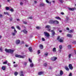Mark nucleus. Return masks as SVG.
<instances>
[{
    "label": "nucleus",
    "instance_id": "1",
    "mask_svg": "<svg viewBox=\"0 0 76 76\" xmlns=\"http://www.w3.org/2000/svg\"><path fill=\"white\" fill-rule=\"evenodd\" d=\"M5 50L7 52V53H10L11 54H13V52L15 51L14 50H13L11 49H6Z\"/></svg>",
    "mask_w": 76,
    "mask_h": 76
},
{
    "label": "nucleus",
    "instance_id": "2",
    "mask_svg": "<svg viewBox=\"0 0 76 76\" xmlns=\"http://www.w3.org/2000/svg\"><path fill=\"white\" fill-rule=\"evenodd\" d=\"M57 39L60 42H63V40L64 39V38L62 37L60 39V36L58 37Z\"/></svg>",
    "mask_w": 76,
    "mask_h": 76
},
{
    "label": "nucleus",
    "instance_id": "3",
    "mask_svg": "<svg viewBox=\"0 0 76 76\" xmlns=\"http://www.w3.org/2000/svg\"><path fill=\"white\" fill-rule=\"evenodd\" d=\"M48 31H49V32H51L52 36H54V35H55V31H54V30H51L50 29H48Z\"/></svg>",
    "mask_w": 76,
    "mask_h": 76
},
{
    "label": "nucleus",
    "instance_id": "4",
    "mask_svg": "<svg viewBox=\"0 0 76 76\" xmlns=\"http://www.w3.org/2000/svg\"><path fill=\"white\" fill-rule=\"evenodd\" d=\"M15 57H18V58H25V56H21L20 55H18V54H16L15 55Z\"/></svg>",
    "mask_w": 76,
    "mask_h": 76
},
{
    "label": "nucleus",
    "instance_id": "5",
    "mask_svg": "<svg viewBox=\"0 0 76 76\" xmlns=\"http://www.w3.org/2000/svg\"><path fill=\"white\" fill-rule=\"evenodd\" d=\"M14 32H13L12 33V35L13 36H15L16 35V33H17V31L16 30V29H15L14 31Z\"/></svg>",
    "mask_w": 76,
    "mask_h": 76
},
{
    "label": "nucleus",
    "instance_id": "6",
    "mask_svg": "<svg viewBox=\"0 0 76 76\" xmlns=\"http://www.w3.org/2000/svg\"><path fill=\"white\" fill-rule=\"evenodd\" d=\"M44 34L45 36L47 37H50V34L48 32H44Z\"/></svg>",
    "mask_w": 76,
    "mask_h": 76
},
{
    "label": "nucleus",
    "instance_id": "7",
    "mask_svg": "<svg viewBox=\"0 0 76 76\" xmlns=\"http://www.w3.org/2000/svg\"><path fill=\"white\" fill-rule=\"evenodd\" d=\"M69 67L70 70H73V68L72 66V65L71 64H69Z\"/></svg>",
    "mask_w": 76,
    "mask_h": 76
},
{
    "label": "nucleus",
    "instance_id": "8",
    "mask_svg": "<svg viewBox=\"0 0 76 76\" xmlns=\"http://www.w3.org/2000/svg\"><path fill=\"white\" fill-rule=\"evenodd\" d=\"M69 10H71V11H73L74 10H76V8L74 7V8H68Z\"/></svg>",
    "mask_w": 76,
    "mask_h": 76
},
{
    "label": "nucleus",
    "instance_id": "9",
    "mask_svg": "<svg viewBox=\"0 0 76 76\" xmlns=\"http://www.w3.org/2000/svg\"><path fill=\"white\" fill-rule=\"evenodd\" d=\"M57 59V58L56 57H53L52 58V61H55Z\"/></svg>",
    "mask_w": 76,
    "mask_h": 76
},
{
    "label": "nucleus",
    "instance_id": "10",
    "mask_svg": "<svg viewBox=\"0 0 76 76\" xmlns=\"http://www.w3.org/2000/svg\"><path fill=\"white\" fill-rule=\"evenodd\" d=\"M20 40H17L15 41L16 44H20Z\"/></svg>",
    "mask_w": 76,
    "mask_h": 76
},
{
    "label": "nucleus",
    "instance_id": "11",
    "mask_svg": "<svg viewBox=\"0 0 76 76\" xmlns=\"http://www.w3.org/2000/svg\"><path fill=\"white\" fill-rule=\"evenodd\" d=\"M21 32H23V33H24L25 34H27V33H28V31L26 30H21Z\"/></svg>",
    "mask_w": 76,
    "mask_h": 76
},
{
    "label": "nucleus",
    "instance_id": "12",
    "mask_svg": "<svg viewBox=\"0 0 76 76\" xmlns=\"http://www.w3.org/2000/svg\"><path fill=\"white\" fill-rule=\"evenodd\" d=\"M49 23H54V20H50L49 22Z\"/></svg>",
    "mask_w": 76,
    "mask_h": 76
},
{
    "label": "nucleus",
    "instance_id": "13",
    "mask_svg": "<svg viewBox=\"0 0 76 76\" xmlns=\"http://www.w3.org/2000/svg\"><path fill=\"white\" fill-rule=\"evenodd\" d=\"M60 75L61 76H62L63 75V72L62 70H60Z\"/></svg>",
    "mask_w": 76,
    "mask_h": 76
},
{
    "label": "nucleus",
    "instance_id": "14",
    "mask_svg": "<svg viewBox=\"0 0 76 76\" xmlns=\"http://www.w3.org/2000/svg\"><path fill=\"white\" fill-rule=\"evenodd\" d=\"M53 23L55 24H58V21L57 20H54Z\"/></svg>",
    "mask_w": 76,
    "mask_h": 76
},
{
    "label": "nucleus",
    "instance_id": "15",
    "mask_svg": "<svg viewBox=\"0 0 76 76\" xmlns=\"http://www.w3.org/2000/svg\"><path fill=\"white\" fill-rule=\"evenodd\" d=\"M45 28H47L48 29H48H49V28H51V26L49 25L46 26Z\"/></svg>",
    "mask_w": 76,
    "mask_h": 76
},
{
    "label": "nucleus",
    "instance_id": "16",
    "mask_svg": "<svg viewBox=\"0 0 76 76\" xmlns=\"http://www.w3.org/2000/svg\"><path fill=\"white\" fill-rule=\"evenodd\" d=\"M28 50L30 52H32V47H30L28 48Z\"/></svg>",
    "mask_w": 76,
    "mask_h": 76
},
{
    "label": "nucleus",
    "instance_id": "17",
    "mask_svg": "<svg viewBox=\"0 0 76 76\" xmlns=\"http://www.w3.org/2000/svg\"><path fill=\"white\" fill-rule=\"evenodd\" d=\"M65 69L67 71H69V69L68 68V67L67 66H65Z\"/></svg>",
    "mask_w": 76,
    "mask_h": 76
},
{
    "label": "nucleus",
    "instance_id": "18",
    "mask_svg": "<svg viewBox=\"0 0 76 76\" xmlns=\"http://www.w3.org/2000/svg\"><path fill=\"white\" fill-rule=\"evenodd\" d=\"M67 36L68 37H69L70 38H71V37H72V35L69 34H67Z\"/></svg>",
    "mask_w": 76,
    "mask_h": 76
},
{
    "label": "nucleus",
    "instance_id": "19",
    "mask_svg": "<svg viewBox=\"0 0 76 76\" xmlns=\"http://www.w3.org/2000/svg\"><path fill=\"white\" fill-rule=\"evenodd\" d=\"M20 76H23V71H21L20 73Z\"/></svg>",
    "mask_w": 76,
    "mask_h": 76
},
{
    "label": "nucleus",
    "instance_id": "20",
    "mask_svg": "<svg viewBox=\"0 0 76 76\" xmlns=\"http://www.w3.org/2000/svg\"><path fill=\"white\" fill-rule=\"evenodd\" d=\"M4 15H8V16H9V12H4Z\"/></svg>",
    "mask_w": 76,
    "mask_h": 76
},
{
    "label": "nucleus",
    "instance_id": "21",
    "mask_svg": "<svg viewBox=\"0 0 76 76\" xmlns=\"http://www.w3.org/2000/svg\"><path fill=\"white\" fill-rule=\"evenodd\" d=\"M53 52L54 53L56 52V48H53Z\"/></svg>",
    "mask_w": 76,
    "mask_h": 76
},
{
    "label": "nucleus",
    "instance_id": "22",
    "mask_svg": "<svg viewBox=\"0 0 76 76\" xmlns=\"http://www.w3.org/2000/svg\"><path fill=\"white\" fill-rule=\"evenodd\" d=\"M55 19H58V20H61V18H60L59 17H55Z\"/></svg>",
    "mask_w": 76,
    "mask_h": 76
},
{
    "label": "nucleus",
    "instance_id": "23",
    "mask_svg": "<svg viewBox=\"0 0 76 76\" xmlns=\"http://www.w3.org/2000/svg\"><path fill=\"white\" fill-rule=\"evenodd\" d=\"M30 66L31 67H33L34 66V64L32 63H31L30 64Z\"/></svg>",
    "mask_w": 76,
    "mask_h": 76
},
{
    "label": "nucleus",
    "instance_id": "24",
    "mask_svg": "<svg viewBox=\"0 0 76 76\" xmlns=\"http://www.w3.org/2000/svg\"><path fill=\"white\" fill-rule=\"evenodd\" d=\"M39 47L40 49H42L43 48V46L42 45H40L39 46Z\"/></svg>",
    "mask_w": 76,
    "mask_h": 76
},
{
    "label": "nucleus",
    "instance_id": "25",
    "mask_svg": "<svg viewBox=\"0 0 76 76\" xmlns=\"http://www.w3.org/2000/svg\"><path fill=\"white\" fill-rule=\"evenodd\" d=\"M2 69L3 70H5L6 69V66H3L2 67Z\"/></svg>",
    "mask_w": 76,
    "mask_h": 76
},
{
    "label": "nucleus",
    "instance_id": "26",
    "mask_svg": "<svg viewBox=\"0 0 76 76\" xmlns=\"http://www.w3.org/2000/svg\"><path fill=\"white\" fill-rule=\"evenodd\" d=\"M38 74L39 75H41L42 74H43V72H38Z\"/></svg>",
    "mask_w": 76,
    "mask_h": 76
},
{
    "label": "nucleus",
    "instance_id": "27",
    "mask_svg": "<svg viewBox=\"0 0 76 76\" xmlns=\"http://www.w3.org/2000/svg\"><path fill=\"white\" fill-rule=\"evenodd\" d=\"M59 47V50H61V49H62V45H60Z\"/></svg>",
    "mask_w": 76,
    "mask_h": 76
},
{
    "label": "nucleus",
    "instance_id": "28",
    "mask_svg": "<svg viewBox=\"0 0 76 76\" xmlns=\"http://www.w3.org/2000/svg\"><path fill=\"white\" fill-rule=\"evenodd\" d=\"M14 75L15 76H17L18 75V72H15Z\"/></svg>",
    "mask_w": 76,
    "mask_h": 76
},
{
    "label": "nucleus",
    "instance_id": "29",
    "mask_svg": "<svg viewBox=\"0 0 76 76\" xmlns=\"http://www.w3.org/2000/svg\"><path fill=\"white\" fill-rule=\"evenodd\" d=\"M23 65L25 66H26V65L27 64V62H24L23 63Z\"/></svg>",
    "mask_w": 76,
    "mask_h": 76
},
{
    "label": "nucleus",
    "instance_id": "30",
    "mask_svg": "<svg viewBox=\"0 0 76 76\" xmlns=\"http://www.w3.org/2000/svg\"><path fill=\"white\" fill-rule=\"evenodd\" d=\"M73 32H74V30H70L69 31V33H71Z\"/></svg>",
    "mask_w": 76,
    "mask_h": 76
},
{
    "label": "nucleus",
    "instance_id": "31",
    "mask_svg": "<svg viewBox=\"0 0 76 76\" xmlns=\"http://www.w3.org/2000/svg\"><path fill=\"white\" fill-rule=\"evenodd\" d=\"M45 5L43 3H41L40 4V6H44Z\"/></svg>",
    "mask_w": 76,
    "mask_h": 76
},
{
    "label": "nucleus",
    "instance_id": "32",
    "mask_svg": "<svg viewBox=\"0 0 76 76\" xmlns=\"http://www.w3.org/2000/svg\"><path fill=\"white\" fill-rule=\"evenodd\" d=\"M68 48V49H70L71 48V45H68L67 46Z\"/></svg>",
    "mask_w": 76,
    "mask_h": 76
},
{
    "label": "nucleus",
    "instance_id": "33",
    "mask_svg": "<svg viewBox=\"0 0 76 76\" xmlns=\"http://www.w3.org/2000/svg\"><path fill=\"white\" fill-rule=\"evenodd\" d=\"M44 56L45 57H47L48 56V53H45V54Z\"/></svg>",
    "mask_w": 76,
    "mask_h": 76
},
{
    "label": "nucleus",
    "instance_id": "34",
    "mask_svg": "<svg viewBox=\"0 0 76 76\" xmlns=\"http://www.w3.org/2000/svg\"><path fill=\"white\" fill-rule=\"evenodd\" d=\"M10 10L12 12H14V10H13V8H11V9Z\"/></svg>",
    "mask_w": 76,
    "mask_h": 76
},
{
    "label": "nucleus",
    "instance_id": "35",
    "mask_svg": "<svg viewBox=\"0 0 76 76\" xmlns=\"http://www.w3.org/2000/svg\"><path fill=\"white\" fill-rule=\"evenodd\" d=\"M16 28H17V29H19V30H20V28L19 26H16Z\"/></svg>",
    "mask_w": 76,
    "mask_h": 76
},
{
    "label": "nucleus",
    "instance_id": "36",
    "mask_svg": "<svg viewBox=\"0 0 76 76\" xmlns=\"http://www.w3.org/2000/svg\"><path fill=\"white\" fill-rule=\"evenodd\" d=\"M7 61H5L3 62V64H7Z\"/></svg>",
    "mask_w": 76,
    "mask_h": 76
},
{
    "label": "nucleus",
    "instance_id": "37",
    "mask_svg": "<svg viewBox=\"0 0 76 76\" xmlns=\"http://www.w3.org/2000/svg\"><path fill=\"white\" fill-rule=\"evenodd\" d=\"M28 61L30 62V63H32V60L30 58L28 59Z\"/></svg>",
    "mask_w": 76,
    "mask_h": 76
},
{
    "label": "nucleus",
    "instance_id": "38",
    "mask_svg": "<svg viewBox=\"0 0 76 76\" xmlns=\"http://www.w3.org/2000/svg\"><path fill=\"white\" fill-rule=\"evenodd\" d=\"M6 9L7 10H9V7H6Z\"/></svg>",
    "mask_w": 76,
    "mask_h": 76
},
{
    "label": "nucleus",
    "instance_id": "39",
    "mask_svg": "<svg viewBox=\"0 0 76 76\" xmlns=\"http://www.w3.org/2000/svg\"><path fill=\"white\" fill-rule=\"evenodd\" d=\"M14 67H16L18 66V65L17 64H15L13 66Z\"/></svg>",
    "mask_w": 76,
    "mask_h": 76
},
{
    "label": "nucleus",
    "instance_id": "40",
    "mask_svg": "<svg viewBox=\"0 0 76 76\" xmlns=\"http://www.w3.org/2000/svg\"><path fill=\"white\" fill-rule=\"evenodd\" d=\"M72 56V55L71 54H69L68 56V57L69 58H70L71 57V56Z\"/></svg>",
    "mask_w": 76,
    "mask_h": 76
},
{
    "label": "nucleus",
    "instance_id": "41",
    "mask_svg": "<svg viewBox=\"0 0 76 76\" xmlns=\"http://www.w3.org/2000/svg\"><path fill=\"white\" fill-rule=\"evenodd\" d=\"M47 63H45L44 64V65L45 66H47Z\"/></svg>",
    "mask_w": 76,
    "mask_h": 76
},
{
    "label": "nucleus",
    "instance_id": "42",
    "mask_svg": "<svg viewBox=\"0 0 76 76\" xmlns=\"http://www.w3.org/2000/svg\"><path fill=\"white\" fill-rule=\"evenodd\" d=\"M61 3H63V0H58Z\"/></svg>",
    "mask_w": 76,
    "mask_h": 76
},
{
    "label": "nucleus",
    "instance_id": "43",
    "mask_svg": "<svg viewBox=\"0 0 76 76\" xmlns=\"http://www.w3.org/2000/svg\"><path fill=\"white\" fill-rule=\"evenodd\" d=\"M11 28L12 29H14V30H15V27L13 26H12L11 27Z\"/></svg>",
    "mask_w": 76,
    "mask_h": 76
},
{
    "label": "nucleus",
    "instance_id": "44",
    "mask_svg": "<svg viewBox=\"0 0 76 76\" xmlns=\"http://www.w3.org/2000/svg\"><path fill=\"white\" fill-rule=\"evenodd\" d=\"M69 76H72V73L70 72L69 73Z\"/></svg>",
    "mask_w": 76,
    "mask_h": 76
},
{
    "label": "nucleus",
    "instance_id": "45",
    "mask_svg": "<svg viewBox=\"0 0 76 76\" xmlns=\"http://www.w3.org/2000/svg\"><path fill=\"white\" fill-rule=\"evenodd\" d=\"M46 3H50L49 1L48 0H46Z\"/></svg>",
    "mask_w": 76,
    "mask_h": 76
},
{
    "label": "nucleus",
    "instance_id": "46",
    "mask_svg": "<svg viewBox=\"0 0 76 76\" xmlns=\"http://www.w3.org/2000/svg\"><path fill=\"white\" fill-rule=\"evenodd\" d=\"M23 23H24V24H27V22L26 21H24Z\"/></svg>",
    "mask_w": 76,
    "mask_h": 76
},
{
    "label": "nucleus",
    "instance_id": "47",
    "mask_svg": "<svg viewBox=\"0 0 76 76\" xmlns=\"http://www.w3.org/2000/svg\"><path fill=\"white\" fill-rule=\"evenodd\" d=\"M12 18H10V21H12Z\"/></svg>",
    "mask_w": 76,
    "mask_h": 76
},
{
    "label": "nucleus",
    "instance_id": "48",
    "mask_svg": "<svg viewBox=\"0 0 76 76\" xmlns=\"http://www.w3.org/2000/svg\"><path fill=\"white\" fill-rule=\"evenodd\" d=\"M0 51L1 52L3 51V50H2V48H0Z\"/></svg>",
    "mask_w": 76,
    "mask_h": 76
},
{
    "label": "nucleus",
    "instance_id": "49",
    "mask_svg": "<svg viewBox=\"0 0 76 76\" xmlns=\"http://www.w3.org/2000/svg\"><path fill=\"white\" fill-rule=\"evenodd\" d=\"M16 20L17 21H18V22L20 21V20L19 19L17 18L16 19Z\"/></svg>",
    "mask_w": 76,
    "mask_h": 76
},
{
    "label": "nucleus",
    "instance_id": "50",
    "mask_svg": "<svg viewBox=\"0 0 76 76\" xmlns=\"http://www.w3.org/2000/svg\"><path fill=\"white\" fill-rule=\"evenodd\" d=\"M8 66H11L10 64V63H8Z\"/></svg>",
    "mask_w": 76,
    "mask_h": 76
},
{
    "label": "nucleus",
    "instance_id": "51",
    "mask_svg": "<svg viewBox=\"0 0 76 76\" xmlns=\"http://www.w3.org/2000/svg\"><path fill=\"white\" fill-rule=\"evenodd\" d=\"M66 30H67L68 31H69V29L68 27H67L66 28Z\"/></svg>",
    "mask_w": 76,
    "mask_h": 76
},
{
    "label": "nucleus",
    "instance_id": "52",
    "mask_svg": "<svg viewBox=\"0 0 76 76\" xmlns=\"http://www.w3.org/2000/svg\"><path fill=\"white\" fill-rule=\"evenodd\" d=\"M40 53V50H38V54H39Z\"/></svg>",
    "mask_w": 76,
    "mask_h": 76
},
{
    "label": "nucleus",
    "instance_id": "53",
    "mask_svg": "<svg viewBox=\"0 0 76 76\" xmlns=\"http://www.w3.org/2000/svg\"><path fill=\"white\" fill-rule=\"evenodd\" d=\"M66 19L67 20H69V17H67L66 18Z\"/></svg>",
    "mask_w": 76,
    "mask_h": 76
},
{
    "label": "nucleus",
    "instance_id": "54",
    "mask_svg": "<svg viewBox=\"0 0 76 76\" xmlns=\"http://www.w3.org/2000/svg\"><path fill=\"white\" fill-rule=\"evenodd\" d=\"M29 19H32V17H29Z\"/></svg>",
    "mask_w": 76,
    "mask_h": 76
},
{
    "label": "nucleus",
    "instance_id": "55",
    "mask_svg": "<svg viewBox=\"0 0 76 76\" xmlns=\"http://www.w3.org/2000/svg\"><path fill=\"white\" fill-rule=\"evenodd\" d=\"M42 40L43 41H45V39H44V38H42Z\"/></svg>",
    "mask_w": 76,
    "mask_h": 76
},
{
    "label": "nucleus",
    "instance_id": "56",
    "mask_svg": "<svg viewBox=\"0 0 76 76\" xmlns=\"http://www.w3.org/2000/svg\"><path fill=\"white\" fill-rule=\"evenodd\" d=\"M36 28L37 29H39V26L36 27Z\"/></svg>",
    "mask_w": 76,
    "mask_h": 76
},
{
    "label": "nucleus",
    "instance_id": "57",
    "mask_svg": "<svg viewBox=\"0 0 76 76\" xmlns=\"http://www.w3.org/2000/svg\"><path fill=\"white\" fill-rule=\"evenodd\" d=\"M3 16V15L0 14V18H1V17H2Z\"/></svg>",
    "mask_w": 76,
    "mask_h": 76
},
{
    "label": "nucleus",
    "instance_id": "58",
    "mask_svg": "<svg viewBox=\"0 0 76 76\" xmlns=\"http://www.w3.org/2000/svg\"><path fill=\"white\" fill-rule=\"evenodd\" d=\"M34 3H35V4L37 3V1H34Z\"/></svg>",
    "mask_w": 76,
    "mask_h": 76
},
{
    "label": "nucleus",
    "instance_id": "59",
    "mask_svg": "<svg viewBox=\"0 0 76 76\" xmlns=\"http://www.w3.org/2000/svg\"><path fill=\"white\" fill-rule=\"evenodd\" d=\"M20 4L21 5H23V3H22V2H21L20 3Z\"/></svg>",
    "mask_w": 76,
    "mask_h": 76
},
{
    "label": "nucleus",
    "instance_id": "60",
    "mask_svg": "<svg viewBox=\"0 0 76 76\" xmlns=\"http://www.w3.org/2000/svg\"><path fill=\"white\" fill-rule=\"evenodd\" d=\"M61 15H63L64 14V12H61Z\"/></svg>",
    "mask_w": 76,
    "mask_h": 76
},
{
    "label": "nucleus",
    "instance_id": "61",
    "mask_svg": "<svg viewBox=\"0 0 76 76\" xmlns=\"http://www.w3.org/2000/svg\"><path fill=\"white\" fill-rule=\"evenodd\" d=\"M52 2H53V3H55V1H52Z\"/></svg>",
    "mask_w": 76,
    "mask_h": 76
},
{
    "label": "nucleus",
    "instance_id": "62",
    "mask_svg": "<svg viewBox=\"0 0 76 76\" xmlns=\"http://www.w3.org/2000/svg\"><path fill=\"white\" fill-rule=\"evenodd\" d=\"M25 46L26 47H28V45H25Z\"/></svg>",
    "mask_w": 76,
    "mask_h": 76
},
{
    "label": "nucleus",
    "instance_id": "63",
    "mask_svg": "<svg viewBox=\"0 0 76 76\" xmlns=\"http://www.w3.org/2000/svg\"><path fill=\"white\" fill-rule=\"evenodd\" d=\"M61 49H59V50L58 51H59V52L60 53V52H61Z\"/></svg>",
    "mask_w": 76,
    "mask_h": 76
},
{
    "label": "nucleus",
    "instance_id": "64",
    "mask_svg": "<svg viewBox=\"0 0 76 76\" xmlns=\"http://www.w3.org/2000/svg\"><path fill=\"white\" fill-rule=\"evenodd\" d=\"M59 32H62V31H61V30H59Z\"/></svg>",
    "mask_w": 76,
    "mask_h": 76
}]
</instances>
